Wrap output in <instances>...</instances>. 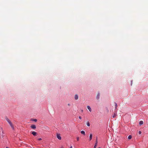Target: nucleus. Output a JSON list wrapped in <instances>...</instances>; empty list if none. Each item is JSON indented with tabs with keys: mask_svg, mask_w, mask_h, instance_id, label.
<instances>
[{
	"mask_svg": "<svg viewBox=\"0 0 148 148\" xmlns=\"http://www.w3.org/2000/svg\"><path fill=\"white\" fill-rule=\"evenodd\" d=\"M57 137L59 140H61V137L60 136V134L57 133Z\"/></svg>",
	"mask_w": 148,
	"mask_h": 148,
	"instance_id": "1",
	"label": "nucleus"
},
{
	"mask_svg": "<svg viewBox=\"0 0 148 148\" xmlns=\"http://www.w3.org/2000/svg\"><path fill=\"white\" fill-rule=\"evenodd\" d=\"M8 123L10 125V126L11 127H12V129L13 130H14V127L13 125L12 124V122H11V121H10Z\"/></svg>",
	"mask_w": 148,
	"mask_h": 148,
	"instance_id": "2",
	"label": "nucleus"
},
{
	"mask_svg": "<svg viewBox=\"0 0 148 148\" xmlns=\"http://www.w3.org/2000/svg\"><path fill=\"white\" fill-rule=\"evenodd\" d=\"M37 133L33 131L32 132V134L34 136H36V135Z\"/></svg>",
	"mask_w": 148,
	"mask_h": 148,
	"instance_id": "3",
	"label": "nucleus"
},
{
	"mask_svg": "<svg viewBox=\"0 0 148 148\" xmlns=\"http://www.w3.org/2000/svg\"><path fill=\"white\" fill-rule=\"evenodd\" d=\"M33 129H35L36 128V126L34 125H32L30 126Z\"/></svg>",
	"mask_w": 148,
	"mask_h": 148,
	"instance_id": "4",
	"label": "nucleus"
},
{
	"mask_svg": "<svg viewBox=\"0 0 148 148\" xmlns=\"http://www.w3.org/2000/svg\"><path fill=\"white\" fill-rule=\"evenodd\" d=\"M87 108L89 110V111L90 112H91V109L90 107L89 106H87Z\"/></svg>",
	"mask_w": 148,
	"mask_h": 148,
	"instance_id": "5",
	"label": "nucleus"
},
{
	"mask_svg": "<svg viewBox=\"0 0 148 148\" xmlns=\"http://www.w3.org/2000/svg\"><path fill=\"white\" fill-rule=\"evenodd\" d=\"M100 94L99 93H98L97 96L96 98L97 99H99V98Z\"/></svg>",
	"mask_w": 148,
	"mask_h": 148,
	"instance_id": "6",
	"label": "nucleus"
},
{
	"mask_svg": "<svg viewBox=\"0 0 148 148\" xmlns=\"http://www.w3.org/2000/svg\"><path fill=\"white\" fill-rule=\"evenodd\" d=\"M75 100H77L78 99V96L77 95H75Z\"/></svg>",
	"mask_w": 148,
	"mask_h": 148,
	"instance_id": "7",
	"label": "nucleus"
},
{
	"mask_svg": "<svg viewBox=\"0 0 148 148\" xmlns=\"http://www.w3.org/2000/svg\"><path fill=\"white\" fill-rule=\"evenodd\" d=\"M97 140H96V142L95 143V145L94 147V148H96V146L97 145Z\"/></svg>",
	"mask_w": 148,
	"mask_h": 148,
	"instance_id": "8",
	"label": "nucleus"
},
{
	"mask_svg": "<svg viewBox=\"0 0 148 148\" xmlns=\"http://www.w3.org/2000/svg\"><path fill=\"white\" fill-rule=\"evenodd\" d=\"M92 134H90V137H89L90 140L92 139Z\"/></svg>",
	"mask_w": 148,
	"mask_h": 148,
	"instance_id": "9",
	"label": "nucleus"
},
{
	"mask_svg": "<svg viewBox=\"0 0 148 148\" xmlns=\"http://www.w3.org/2000/svg\"><path fill=\"white\" fill-rule=\"evenodd\" d=\"M81 132L82 134H83L84 135H85V132L84 131H81Z\"/></svg>",
	"mask_w": 148,
	"mask_h": 148,
	"instance_id": "10",
	"label": "nucleus"
},
{
	"mask_svg": "<svg viewBox=\"0 0 148 148\" xmlns=\"http://www.w3.org/2000/svg\"><path fill=\"white\" fill-rule=\"evenodd\" d=\"M143 123V121H140L139 122V124L140 125H142Z\"/></svg>",
	"mask_w": 148,
	"mask_h": 148,
	"instance_id": "11",
	"label": "nucleus"
},
{
	"mask_svg": "<svg viewBox=\"0 0 148 148\" xmlns=\"http://www.w3.org/2000/svg\"><path fill=\"white\" fill-rule=\"evenodd\" d=\"M6 120L8 123L10 121L7 118H6Z\"/></svg>",
	"mask_w": 148,
	"mask_h": 148,
	"instance_id": "12",
	"label": "nucleus"
},
{
	"mask_svg": "<svg viewBox=\"0 0 148 148\" xmlns=\"http://www.w3.org/2000/svg\"><path fill=\"white\" fill-rule=\"evenodd\" d=\"M87 126H90V123H89V122H88V121L87 122Z\"/></svg>",
	"mask_w": 148,
	"mask_h": 148,
	"instance_id": "13",
	"label": "nucleus"
},
{
	"mask_svg": "<svg viewBox=\"0 0 148 148\" xmlns=\"http://www.w3.org/2000/svg\"><path fill=\"white\" fill-rule=\"evenodd\" d=\"M132 138V136L131 135H130L128 137V139H131Z\"/></svg>",
	"mask_w": 148,
	"mask_h": 148,
	"instance_id": "14",
	"label": "nucleus"
},
{
	"mask_svg": "<svg viewBox=\"0 0 148 148\" xmlns=\"http://www.w3.org/2000/svg\"><path fill=\"white\" fill-rule=\"evenodd\" d=\"M116 116V114L115 113H114V114L113 115H112V116L113 118H114Z\"/></svg>",
	"mask_w": 148,
	"mask_h": 148,
	"instance_id": "15",
	"label": "nucleus"
},
{
	"mask_svg": "<svg viewBox=\"0 0 148 148\" xmlns=\"http://www.w3.org/2000/svg\"><path fill=\"white\" fill-rule=\"evenodd\" d=\"M115 109H116V108L117 105V103H115Z\"/></svg>",
	"mask_w": 148,
	"mask_h": 148,
	"instance_id": "16",
	"label": "nucleus"
},
{
	"mask_svg": "<svg viewBox=\"0 0 148 148\" xmlns=\"http://www.w3.org/2000/svg\"><path fill=\"white\" fill-rule=\"evenodd\" d=\"M141 132L140 131H139L138 132V134H141Z\"/></svg>",
	"mask_w": 148,
	"mask_h": 148,
	"instance_id": "17",
	"label": "nucleus"
},
{
	"mask_svg": "<svg viewBox=\"0 0 148 148\" xmlns=\"http://www.w3.org/2000/svg\"><path fill=\"white\" fill-rule=\"evenodd\" d=\"M77 141H78L79 140V137H77Z\"/></svg>",
	"mask_w": 148,
	"mask_h": 148,
	"instance_id": "18",
	"label": "nucleus"
},
{
	"mask_svg": "<svg viewBox=\"0 0 148 148\" xmlns=\"http://www.w3.org/2000/svg\"><path fill=\"white\" fill-rule=\"evenodd\" d=\"M33 121H34L35 122H36V121H37V119H34L33 120Z\"/></svg>",
	"mask_w": 148,
	"mask_h": 148,
	"instance_id": "19",
	"label": "nucleus"
},
{
	"mask_svg": "<svg viewBox=\"0 0 148 148\" xmlns=\"http://www.w3.org/2000/svg\"><path fill=\"white\" fill-rule=\"evenodd\" d=\"M38 140H42V139L41 138H39L38 139Z\"/></svg>",
	"mask_w": 148,
	"mask_h": 148,
	"instance_id": "20",
	"label": "nucleus"
},
{
	"mask_svg": "<svg viewBox=\"0 0 148 148\" xmlns=\"http://www.w3.org/2000/svg\"><path fill=\"white\" fill-rule=\"evenodd\" d=\"M79 119H82V118L80 116H79Z\"/></svg>",
	"mask_w": 148,
	"mask_h": 148,
	"instance_id": "21",
	"label": "nucleus"
},
{
	"mask_svg": "<svg viewBox=\"0 0 148 148\" xmlns=\"http://www.w3.org/2000/svg\"><path fill=\"white\" fill-rule=\"evenodd\" d=\"M70 148H73L72 146H71L70 147Z\"/></svg>",
	"mask_w": 148,
	"mask_h": 148,
	"instance_id": "22",
	"label": "nucleus"
},
{
	"mask_svg": "<svg viewBox=\"0 0 148 148\" xmlns=\"http://www.w3.org/2000/svg\"><path fill=\"white\" fill-rule=\"evenodd\" d=\"M2 137H3H3H4V135H2Z\"/></svg>",
	"mask_w": 148,
	"mask_h": 148,
	"instance_id": "23",
	"label": "nucleus"
},
{
	"mask_svg": "<svg viewBox=\"0 0 148 148\" xmlns=\"http://www.w3.org/2000/svg\"><path fill=\"white\" fill-rule=\"evenodd\" d=\"M81 112H83V110H81Z\"/></svg>",
	"mask_w": 148,
	"mask_h": 148,
	"instance_id": "24",
	"label": "nucleus"
},
{
	"mask_svg": "<svg viewBox=\"0 0 148 148\" xmlns=\"http://www.w3.org/2000/svg\"><path fill=\"white\" fill-rule=\"evenodd\" d=\"M2 133L3 134H4V132H2Z\"/></svg>",
	"mask_w": 148,
	"mask_h": 148,
	"instance_id": "25",
	"label": "nucleus"
},
{
	"mask_svg": "<svg viewBox=\"0 0 148 148\" xmlns=\"http://www.w3.org/2000/svg\"><path fill=\"white\" fill-rule=\"evenodd\" d=\"M61 148H64L63 147H62Z\"/></svg>",
	"mask_w": 148,
	"mask_h": 148,
	"instance_id": "26",
	"label": "nucleus"
},
{
	"mask_svg": "<svg viewBox=\"0 0 148 148\" xmlns=\"http://www.w3.org/2000/svg\"><path fill=\"white\" fill-rule=\"evenodd\" d=\"M6 148H9L8 147H6Z\"/></svg>",
	"mask_w": 148,
	"mask_h": 148,
	"instance_id": "27",
	"label": "nucleus"
},
{
	"mask_svg": "<svg viewBox=\"0 0 148 148\" xmlns=\"http://www.w3.org/2000/svg\"><path fill=\"white\" fill-rule=\"evenodd\" d=\"M98 148H101L100 147H99Z\"/></svg>",
	"mask_w": 148,
	"mask_h": 148,
	"instance_id": "28",
	"label": "nucleus"
}]
</instances>
